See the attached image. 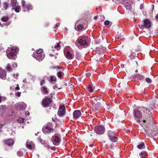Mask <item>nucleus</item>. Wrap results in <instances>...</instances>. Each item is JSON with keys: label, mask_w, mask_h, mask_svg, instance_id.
Masks as SVG:
<instances>
[{"label": "nucleus", "mask_w": 158, "mask_h": 158, "mask_svg": "<svg viewBox=\"0 0 158 158\" xmlns=\"http://www.w3.org/2000/svg\"><path fill=\"white\" fill-rule=\"evenodd\" d=\"M134 121L143 127L144 132L149 137L158 134V129L154 123L151 112L146 107H141L134 111Z\"/></svg>", "instance_id": "nucleus-1"}, {"label": "nucleus", "mask_w": 158, "mask_h": 158, "mask_svg": "<svg viewBox=\"0 0 158 158\" xmlns=\"http://www.w3.org/2000/svg\"><path fill=\"white\" fill-rule=\"evenodd\" d=\"M50 96H46L43 98L42 101V105L43 107H46L49 106L53 102V95L52 94L50 95Z\"/></svg>", "instance_id": "nucleus-2"}, {"label": "nucleus", "mask_w": 158, "mask_h": 158, "mask_svg": "<svg viewBox=\"0 0 158 158\" xmlns=\"http://www.w3.org/2000/svg\"><path fill=\"white\" fill-rule=\"evenodd\" d=\"M75 44L78 47L81 46L84 48H86L89 46V43L86 40L85 37L78 38Z\"/></svg>", "instance_id": "nucleus-3"}, {"label": "nucleus", "mask_w": 158, "mask_h": 158, "mask_svg": "<svg viewBox=\"0 0 158 158\" xmlns=\"http://www.w3.org/2000/svg\"><path fill=\"white\" fill-rule=\"evenodd\" d=\"M18 49L16 48H12L10 50L7 49L6 51L7 56L10 59H15V56L17 55Z\"/></svg>", "instance_id": "nucleus-4"}, {"label": "nucleus", "mask_w": 158, "mask_h": 158, "mask_svg": "<svg viewBox=\"0 0 158 158\" xmlns=\"http://www.w3.org/2000/svg\"><path fill=\"white\" fill-rule=\"evenodd\" d=\"M135 71V73H137L138 72L137 69L135 70L134 69H132L130 73V78L131 79H135L136 78L137 79L139 80H142L144 79V77L141 75L140 74H137L136 76L134 75V72Z\"/></svg>", "instance_id": "nucleus-5"}, {"label": "nucleus", "mask_w": 158, "mask_h": 158, "mask_svg": "<svg viewBox=\"0 0 158 158\" xmlns=\"http://www.w3.org/2000/svg\"><path fill=\"white\" fill-rule=\"evenodd\" d=\"M151 26V21L149 20L146 19L143 20V24H140L138 25L139 27L141 29H143L145 27L149 28Z\"/></svg>", "instance_id": "nucleus-6"}, {"label": "nucleus", "mask_w": 158, "mask_h": 158, "mask_svg": "<svg viewBox=\"0 0 158 158\" xmlns=\"http://www.w3.org/2000/svg\"><path fill=\"white\" fill-rule=\"evenodd\" d=\"M108 132V136L109 139L113 142H117L118 139L116 136L115 132L111 131H109Z\"/></svg>", "instance_id": "nucleus-7"}, {"label": "nucleus", "mask_w": 158, "mask_h": 158, "mask_svg": "<svg viewBox=\"0 0 158 158\" xmlns=\"http://www.w3.org/2000/svg\"><path fill=\"white\" fill-rule=\"evenodd\" d=\"M22 4L23 8L26 11H29L32 9V6L30 4H28L26 2L23 0L22 1Z\"/></svg>", "instance_id": "nucleus-8"}, {"label": "nucleus", "mask_w": 158, "mask_h": 158, "mask_svg": "<svg viewBox=\"0 0 158 158\" xmlns=\"http://www.w3.org/2000/svg\"><path fill=\"white\" fill-rule=\"evenodd\" d=\"M137 52V50H133V51H131L130 55L129 56V59H127V61L128 63H130L131 62H135V59L136 56V54L135 52Z\"/></svg>", "instance_id": "nucleus-9"}, {"label": "nucleus", "mask_w": 158, "mask_h": 158, "mask_svg": "<svg viewBox=\"0 0 158 158\" xmlns=\"http://www.w3.org/2000/svg\"><path fill=\"white\" fill-rule=\"evenodd\" d=\"M94 131L97 134L102 135L105 132V128L103 126L101 125L95 127L94 129Z\"/></svg>", "instance_id": "nucleus-10"}, {"label": "nucleus", "mask_w": 158, "mask_h": 158, "mask_svg": "<svg viewBox=\"0 0 158 158\" xmlns=\"http://www.w3.org/2000/svg\"><path fill=\"white\" fill-rule=\"evenodd\" d=\"M75 28L76 30L78 31H82L84 30L85 28L84 26L81 24L80 20L77 21L76 23Z\"/></svg>", "instance_id": "nucleus-11"}, {"label": "nucleus", "mask_w": 158, "mask_h": 158, "mask_svg": "<svg viewBox=\"0 0 158 158\" xmlns=\"http://www.w3.org/2000/svg\"><path fill=\"white\" fill-rule=\"evenodd\" d=\"M65 107L64 106H60L59 107L57 114L60 117L63 116L65 114Z\"/></svg>", "instance_id": "nucleus-12"}, {"label": "nucleus", "mask_w": 158, "mask_h": 158, "mask_svg": "<svg viewBox=\"0 0 158 158\" xmlns=\"http://www.w3.org/2000/svg\"><path fill=\"white\" fill-rule=\"evenodd\" d=\"M5 145L9 147L12 146L14 143V140L12 139H5L3 141Z\"/></svg>", "instance_id": "nucleus-13"}, {"label": "nucleus", "mask_w": 158, "mask_h": 158, "mask_svg": "<svg viewBox=\"0 0 158 158\" xmlns=\"http://www.w3.org/2000/svg\"><path fill=\"white\" fill-rule=\"evenodd\" d=\"M32 56L36 60H38L39 61H42L44 58L45 56L42 54H35V53L34 52L32 55Z\"/></svg>", "instance_id": "nucleus-14"}, {"label": "nucleus", "mask_w": 158, "mask_h": 158, "mask_svg": "<svg viewBox=\"0 0 158 158\" xmlns=\"http://www.w3.org/2000/svg\"><path fill=\"white\" fill-rule=\"evenodd\" d=\"M52 125L51 123H48L46 125L44 126V128L48 130L50 132H52L54 131V129L52 128Z\"/></svg>", "instance_id": "nucleus-15"}, {"label": "nucleus", "mask_w": 158, "mask_h": 158, "mask_svg": "<svg viewBox=\"0 0 158 158\" xmlns=\"http://www.w3.org/2000/svg\"><path fill=\"white\" fill-rule=\"evenodd\" d=\"M81 113L80 110H75L73 113V116L74 119H77L81 116Z\"/></svg>", "instance_id": "nucleus-16"}, {"label": "nucleus", "mask_w": 158, "mask_h": 158, "mask_svg": "<svg viewBox=\"0 0 158 158\" xmlns=\"http://www.w3.org/2000/svg\"><path fill=\"white\" fill-rule=\"evenodd\" d=\"M26 106L24 104H19L15 106V109L16 110H25L26 108Z\"/></svg>", "instance_id": "nucleus-17"}, {"label": "nucleus", "mask_w": 158, "mask_h": 158, "mask_svg": "<svg viewBox=\"0 0 158 158\" xmlns=\"http://www.w3.org/2000/svg\"><path fill=\"white\" fill-rule=\"evenodd\" d=\"M6 76V72L3 70L0 69V78L2 79H4Z\"/></svg>", "instance_id": "nucleus-18"}, {"label": "nucleus", "mask_w": 158, "mask_h": 158, "mask_svg": "<svg viewBox=\"0 0 158 158\" xmlns=\"http://www.w3.org/2000/svg\"><path fill=\"white\" fill-rule=\"evenodd\" d=\"M41 90L43 94L47 95L48 93V88L46 86H43L41 87Z\"/></svg>", "instance_id": "nucleus-19"}, {"label": "nucleus", "mask_w": 158, "mask_h": 158, "mask_svg": "<svg viewBox=\"0 0 158 158\" xmlns=\"http://www.w3.org/2000/svg\"><path fill=\"white\" fill-rule=\"evenodd\" d=\"M54 142L57 143L58 144H59L60 141V138L58 136L56 135L55 136H53L52 137L53 139H54Z\"/></svg>", "instance_id": "nucleus-20"}, {"label": "nucleus", "mask_w": 158, "mask_h": 158, "mask_svg": "<svg viewBox=\"0 0 158 158\" xmlns=\"http://www.w3.org/2000/svg\"><path fill=\"white\" fill-rule=\"evenodd\" d=\"M106 48L105 47H102V49L100 48H98L97 51L98 53L100 54H103L104 51L106 50Z\"/></svg>", "instance_id": "nucleus-21"}, {"label": "nucleus", "mask_w": 158, "mask_h": 158, "mask_svg": "<svg viewBox=\"0 0 158 158\" xmlns=\"http://www.w3.org/2000/svg\"><path fill=\"white\" fill-rule=\"evenodd\" d=\"M112 23V22H110L108 20H106L104 22V25L108 27H111Z\"/></svg>", "instance_id": "nucleus-22"}, {"label": "nucleus", "mask_w": 158, "mask_h": 158, "mask_svg": "<svg viewBox=\"0 0 158 158\" xmlns=\"http://www.w3.org/2000/svg\"><path fill=\"white\" fill-rule=\"evenodd\" d=\"M139 155L141 158H145L147 156V154L146 151L141 152Z\"/></svg>", "instance_id": "nucleus-23"}, {"label": "nucleus", "mask_w": 158, "mask_h": 158, "mask_svg": "<svg viewBox=\"0 0 158 158\" xmlns=\"http://www.w3.org/2000/svg\"><path fill=\"white\" fill-rule=\"evenodd\" d=\"M16 4V1L15 0H11L10 5L12 7V9H14V6H15Z\"/></svg>", "instance_id": "nucleus-24"}, {"label": "nucleus", "mask_w": 158, "mask_h": 158, "mask_svg": "<svg viewBox=\"0 0 158 158\" xmlns=\"http://www.w3.org/2000/svg\"><path fill=\"white\" fill-rule=\"evenodd\" d=\"M13 9L15 10V12L18 13L21 10V6H16L14 7V9Z\"/></svg>", "instance_id": "nucleus-25"}, {"label": "nucleus", "mask_w": 158, "mask_h": 158, "mask_svg": "<svg viewBox=\"0 0 158 158\" xmlns=\"http://www.w3.org/2000/svg\"><path fill=\"white\" fill-rule=\"evenodd\" d=\"M66 57L69 59H71L73 58V56L70 52H67Z\"/></svg>", "instance_id": "nucleus-26"}, {"label": "nucleus", "mask_w": 158, "mask_h": 158, "mask_svg": "<svg viewBox=\"0 0 158 158\" xmlns=\"http://www.w3.org/2000/svg\"><path fill=\"white\" fill-rule=\"evenodd\" d=\"M63 73L60 70L59 72H58L57 73V76L60 78H63V77H62V74Z\"/></svg>", "instance_id": "nucleus-27"}, {"label": "nucleus", "mask_w": 158, "mask_h": 158, "mask_svg": "<svg viewBox=\"0 0 158 158\" xmlns=\"http://www.w3.org/2000/svg\"><path fill=\"white\" fill-rule=\"evenodd\" d=\"M6 69L7 71H11L12 70H13L12 68L11 67V65L9 63H8L7 64Z\"/></svg>", "instance_id": "nucleus-28"}, {"label": "nucleus", "mask_w": 158, "mask_h": 158, "mask_svg": "<svg viewBox=\"0 0 158 158\" xmlns=\"http://www.w3.org/2000/svg\"><path fill=\"white\" fill-rule=\"evenodd\" d=\"M137 147L138 148L140 149H144L145 148V144L143 143H142L141 144L138 145Z\"/></svg>", "instance_id": "nucleus-29"}, {"label": "nucleus", "mask_w": 158, "mask_h": 158, "mask_svg": "<svg viewBox=\"0 0 158 158\" xmlns=\"http://www.w3.org/2000/svg\"><path fill=\"white\" fill-rule=\"evenodd\" d=\"M9 20L8 16L3 17L1 19V20L4 22H6Z\"/></svg>", "instance_id": "nucleus-30"}, {"label": "nucleus", "mask_w": 158, "mask_h": 158, "mask_svg": "<svg viewBox=\"0 0 158 158\" xmlns=\"http://www.w3.org/2000/svg\"><path fill=\"white\" fill-rule=\"evenodd\" d=\"M3 7L4 8L5 10H7L9 6V4L6 2H5L3 4Z\"/></svg>", "instance_id": "nucleus-31"}, {"label": "nucleus", "mask_w": 158, "mask_h": 158, "mask_svg": "<svg viewBox=\"0 0 158 158\" xmlns=\"http://www.w3.org/2000/svg\"><path fill=\"white\" fill-rule=\"evenodd\" d=\"M43 50L42 49H40L36 51V53H35V54H42V53H43Z\"/></svg>", "instance_id": "nucleus-32"}, {"label": "nucleus", "mask_w": 158, "mask_h": 158, "mask_svg": "<svg viewBox=\"0 0 158 158\" xmlns=\"http://www.w3.org/2000/svg\"><path fill=\"white\" fill-rule=\"evenodd\" d=\"M61 43L60 42H59V43H57L56 44V45H55L54 46V48L56 49L57 50H59V48L58 49V48H59L60 47V43Z\"/></svg>", "instance_id": "nucleus-33"}, {"label": "nucleus", "mask_w": 158, "mask_h": 158, "mask_svg": "<svg viewBox=\"0 0 158 158\" xmlns=\"http://www.w3.org/2000/svg\"><path fill=\"white\" fill-rule=\"evenodd\" d=\"M122 3L124 5L125 7L131 5V3H129L128 1H127L126 2H122Z\"/></svg>", "instance_id": "nucleus-34"}, {"label": "nucleus", "mask_w": 158, "mask_h": 158, "mask_svg": "<svg viewBox=\"0 0 158 158\" xmlns=\"http://www.w3.org/2000/svg\"><path fill=\"white\" fill-rule=\"evenodd\" d=\"M50 81H51L55 82L56 81V77L55 76H50Z\"/></svg>", "instance_id": "nucleus-35"}, {"label": "nucleus", "mask_w": 158, "mask_h": 158, "mask_svg": "<svg viewBox=\"0 0 158 158\" xmlns=\"http://www.w3.org/2000/svg\"><path fill=\"white\" fill-rule=\"evenodd\" d=\"M88 91L90 93H92L93 92V89L92 86L91 85H89L88 87Z\"/></svg>", "instance_id": "nucleus-36"}, {"label": "nucleus", "mask_w": 158, "mask_h": 158, "mask_svg": "<svg viewBox=\"0 0 158 158\" xmlns=\"http://www.w3.org/2000/svg\"><path fill=\"white\" fill-rule=\"evenodd\" d=\"M145 81L148 83H150L152 82V80L149 77L146 78L145 79Z\"/></svg>", "instance_id": "nucleus-37"}, {"label": "nucleus", "mask_w": 158, "mask_h": 158, "mask_svg": "<svg viewBox=\"0 0 158 158\" xmlns=\"http://www.w3.org/2000/svg\"><path fill=\"white\" fill-rule=\"evenodd\" d=\"M12 65L13 66L12 68L13 70H14L15 68L17 67V64L16 62H14L12 64Z\"/></svg>", "instance_id": "nucleus-38"}, {"label": "nucleus", "mask_w": 158, "mask_h": 158, "mask_svg": "<svg viewBox=\"0 0 158 158\" xmlns=\"http://www.w3.org/2000/svg\"><path fill=\"white\" fill-rule=\"evenodd\" d=\"M24 119L22 118H19L18 120V121L20 123H23L24 122Z\"/></svg>", "instance_id": "nucleus-39"}, {"label": "nucleus", "mask_w": 158, "mask_h": 158, "mask_svg": "<svg viewBox=\"0 0 158 158\" xmlns=\"http://www.w3.org/2000/svg\"><path fill=\"white\" fill-rule=\"evenodd\" d=\"M127 1H128V0H117V2L116 3L118 4H119V3L123 2H126Z\"/></svg>", "instance_id": "nucleus-40"}, {"label": "nucleus", "mask_w": 158, "mask_h": 158, "mask_svg": "<svg viewBox=\"0 0 158 158\" xmlns=\"http://www.w3.org/2000/svg\"><path fill=\"white\" fill-rule=\"evenodd\" d=\"M125 7L128 11L131 10V5L127 6H125Z\"/></svg>", "instance_id": "nucleus-41"}, {"label": "nucleus", "mask_w": 158, "mask_h": 158, "mask_svg": "<svg viewBox=\"0 0 158 158\" xmlns=\"http://www.w3.org/2000/svg\"><path fill=\"white\" fill-rule=\"evenodd\" d=\"M26 146L28 148L32 150V146L31 144H27L26 145Z\"/></svg>", "instance_id": "nucleus-42"}, {"label": "nucleus", "mask_w": 158, "mask_h": 158, "mask_svg": "<svg viewBox=\"0 0 158 158\" xmlns=\"http://www.w3.org/2000/svg\"><path fill=\"white\" fill-rule=\"evenodd\" d=\"M21 92H18L17 93H15V95L18 97H20L21 96Z\"/></svg>", "instance_id": "nucleus-43"}, {"label": "nucleus", "mask_w": 158, "mask_h": 158, "mask_svg": "<svg viewBox=\"0 0 158 158\" xmlns=\"http://www.w3.org/2000/svg\"><path fill=\"white\" fill-rule=\"evenodd\" d=\"M92 109L94 111H96L98 110V108L94 106H93Z\"/></svg>", "instance_id": "nucleus-44"}, {"label": "nucleus", "mask_w": 158, "mask_h": 158, "mask_svg": "<svg viewBox=\"0 0 158 158\" xmlns=\"http://www.w3.org/2000/svg\"><path fill=\"white\" fill-rule=\"evenodd\" d=\"M86 76L87 77H89L91 76V73L90 72H87L86 73Z\"/></svg>", "instance_id": "nucleus-45"}, {"label": "nucleus", "mask_w": 158, "mask_h": 158, "mask_svg": "<svg viewBox=\"0 0 158 158\" xmlns=\"http://www.w3.org/2000/svg\"><path fill=\"white\" fill-rule=\"evenodd\" d=\"M45 82V80L44 79H43L40 82V85L41 86L43 85L44 84Z\"/></svg>", "instance_id": "nucleus-46"}, {"label": "nucleus", "mask_w": 158, "mask_h": 158, "mask_svg": "<svg viewBox=\"0 0 158 158\" xmlns=\"http://www.w3.org/2000/svg\"><path fill=\"white\" fill-rule=\"evenodd\" d=\"M60 25V23H58L56 24V26L54 28H56L57 27H59Z\"/></svg>", "instance_id": "nucleus-47"}, {"label": "nucleus", "mask_w": 158, "mask_h": 158, "mask_svg": "<svg viewBox=\"0 0 158 158\" xmlns=\"http://www.w3.org/2000/svg\"><path fill=\"white\" fill-rule=\"evenodd\" d=\"M15 89L16 90H19L20 89V88L19 87V85L18 84L17 85V86L15 88Z\"/></svg>", "instance_id": "nucleus-48"}, {"label": "nucleus", "mask_w": 158, "mask_h": 158, "mask_svg": "<svg viewBox=\"0 0 158 158\" xmlns=\"http://www.w3.org/2000/svg\"><path fill=\"white\" fill-rule=\"evenodd\" d=\"M18 75H19V74L17 73L16 75L15 74H14V76L15 78L17 79L18 78L17 77H18Z\"/></svg>", "instance_id": "nucleus-49"}, {"label": "nucleus", "mask_w": 158, "mask_h": 158, "mask_svg": "<svg viewBox=\"0 0 158 158\" xmlns=\"http://www.w3.org/2000/svg\"><path fill=\"white\" fill-rule=\"evenodd\" d=\"M4 126V125L3 124H0V132H1L2 131V130H1V128H2V127Z\"/></svg>", "instance_id": "nucleus-50"}, {"label": "nucleus", "mask_w": 158, "mask_h": 158, "mask_svg": "<svg viewBox=\"0 0 158 158\" xmlns=\"http://www.w3.org/2000/svg\"><path fill=\"white\" fill-rule=\"evenodd\" d=\"M94 100L96 101V102H97L98 101V98H95L94 99Z\"/></svg>", "instance_id": "nucleus-51"}, {"label": "nucleus", "mask_w": 158, "mask_h": 158, "mask_svg": "<svg viewBox=\"0 0 158 158\" xmlns=\"http://www.w3.org/2000/svg\"><path fill=\"white\" fill-rule=\"evenodd\" d=\"M49 55H50V56H51V57L53 56H54V55L52 54H49Z\"/></svg>", "instance_id": "nucleus-52"}, {"label": "nucleus", "mask_w": 158, "mask_h": 158, "mask_svg": "<svg viewBox=\"0 0 158 158\" xmlns=\"http://www.w3.org/2000/svg\"><path fill=\"white\" fill-rule=\"evenodd\" d=\"M56 67H57V68L58 69H59L61 68V67L60 66H57Z\"/></svg>", "instance_id": "nucleus-53"}, {"label": "nucleus", "mask_w": 158, "mask_h": 158, "mask_svg": "<svg viewBox=\"0 0 158 158\" xmlns=\"http://www.w3.org/2000/svg\"><path fill=\"white\" fill-rule=\"evenodd\" d=\"M98 99L99 100H101L102 99V98L101 97H98Z\"/></svg>", "instance_id": "nucleus-54"}, {"label": "nucleus", "mask_w": 158, "mask_h": 158, "mask_svg": "<svg viewBox=\"0 0 158 158\" xmlns=\"http://www.w3.org/2000/svg\"><path fill=\"white\" fill-rule=\"evenodd\" d=\"M89 146L91 147H94V145L93 144H90L89 145Z\"/></svg>", "instance_id": "nucleus-55"}, {"label": "nucleus", "mask_w": 158, "mask_h": 158, "mask_svg": "<svg viewBox=\"0 0 158 158\" xmlns=\"http://www.w3.org/2000/svg\"><path fill=\"white\" fill-rule=\"evenodd\" d=\"M97 18V16H95L94 17V19H95V20H96Z\"/></svg>", "instance_id": "nucleus-56"}, {"label": "nucleus", "mask_w": 158, "mask_h": 158, "mask_svg": "<svg viewBox=\"0 0 158 158\" xmlns=\"http://www.w3.org/2000/svg\"><path fill=\"white\" fill-rule=\"evenodd\" d=\"M59 57L58 56H55V59H57V58H59Z\"/></svg>", "instance_id": "nucleus-57"}, {"label": "nucleus", "mask_w": 158, "mask_h": 158, "mask_svg": "<svg viewBox=\"0 0 158 158\" xmlns=\"http://www.w3.org/2000/svg\"><path fill=\"white\" fill-rule=\"evenodd\" d=\"M2 97L0 96V103L2 102Z\"/></svg>", "instance_id": "nucleus-58"}, {"label": "nucleus", "mask_w": 158, "mask_h": 158, "mask_svg": "<svg viewBox=\"0 0 158 158\" xmlns=\"http://www.w3.org/2000/svg\"><path fill=\"white\" fill-rule=\"evenodd\" d=\"M115 37L117 39H119L120 38V37H118L117 35H116L115 36Z\"/></svg>", "instance_id": "nucleus-59"}, {"label": "nucleus", "mask_w": 158, "mask_h": 158, "mask_svg": "<svg viewBox=\"0 0 158 158\" xmlns=\"http://www.w3.org/2000/svg\"><path fill=\"white\" fill-rule=\"evenodd\" d=\"M52 120L53 121L55 122V120L54 118H52Z\"/></svg>", "instance_id": "nucleus-60"}, {"label": "nucleus", "mask_w": 158, "mask_h": 158, "mask_svg": "<svg viewBox=\"0 0 158 158\" xmlns=\"http://www.w3.org/2000/svg\"><path fill=\"white\" fill-rule=\"evenodd\" d=\"M156 17V18L158 19V14L157 15Z\"/></svg>", "instance_id": "nucleus-61"}, {"label": "nucleus", "mask_w": 158, "mask_h": 158, "mask_svg": "<svg viewBox=\"0 0 158 158\" xmlns=\"http://www.w3.org/2000/svg\"><path fill=\"white\" fill-rule=\"evenodd\" d=\"M0 25V26H2V25Z\"/></svg>", "instance_id": "nucleus-62"}]
</instances>
